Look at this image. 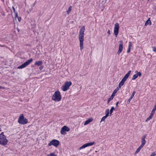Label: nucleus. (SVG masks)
Returning a JSON list of instances; mask_svg holds the SVG:
<instances>
[{
  "instance_id": "9",
  "label": "nucleus",
  "mask_w": 156,
  "mask_h": 156,
  "mask_svg": "<svg viewBox=\"0 0 156 156\" xmlns=\"http://www.w3.org/2000/svg\"><path fill=\"white\" fill-rule=\"evenodd\" d=\"M70 130L69 128L66 126H64L62 128L61 131V133L63 135H64L66 134V132H68Z\"/></svg>"
},
{
  "instance_id": "11",
  "label": "nucleus",
  "mask_w": 156,
  "mask_h": 156,
  "mask_svg": "<svg viewBox=\"0 0 156 156\" xmlns=\"http://www.w3.org/2000/svg\"><path fill=\"white\" fill-rule=\"evenodd\" d=\"M119 28V23H116L115 24L114 28V34L116 36L118 34Z\"/></svg>"
},
{
  "instance_id": "13",
  "label": "nucleus",
  "mask_w": 156,
  "mask_h": 156,
  "mask_svg": "<svg viewBox=\"0 0 156 156\" xmlns=\"http://www.w3.org/2000/svg\"><path fill=\"white\" fill-rule=\"evenodd\" d=\"M120 43L119 44V50L117 52L118 55L121 52L122 50L123 45L122 44V41H121L120 42Z\"/></svg>"
},
{
  "instance_id": "20",
  "label": "nucleus",
  "mask_w": 156,
  "mask_h": 156,
  "mask_svg": "<svg viewBox=\"0 0 156 156\" xmlns=\"http://www.w3.org/2000/svg\"><path fill=\"white\" fill-rule=\"evenodd\" d=\"M142 147L141 146H140V147L136 150V151L135 152V154H137L140 151Z\"/></svg>"
},
{
  "instance_id": "6",
  "label": "nucleus",
  "mask_w": 156,
  "mask_h": 156,
  "mask_svg": "<svg viewBox=\"0 0 156 156\" xmlns=\"http://www.w3.org/2000/svg\"><path fill=\"white\" fill-rule=\"evenodd\" d=\"M72 83L71 81H66L61 87V89L63 91H65L69 89Z\"/></svg>"
},
{
  "instance_id": "4",
  "label": "nucleus",
  "mask_w": 156,
  "mask_h": 156,
  "mask_svg": "<svg viewBox=\"0 0 156 156\" xmlns=\"http://www.w3.org/2000/svg\"><path fill=\"white\" fill-rule=\"evenodd\" d=\"M131 72V71L130 70L128 71L127 74L124 76L122 80L119 83V88H120L123 85L125 82L126 81L127 79L129 77Z\"/></svg>"
},
{
  "instance_id": "39",
  "label": "nucleus",
  "mask_w": 156,
  "mask_h": 156,
  "mask_svg": "<svg viewBox=\"0 0 156 156\" xmlns=\"http://www.w3.org/2000/svg\"><path fill=\"white\" fill-rule=\"evenodd\" d=\"M107 33L109 34H110V30H108Z\"/></svg>"
},
{
  "instance_id": "16",
  "label": "nucleus",
  "mask_w": 156,
  "mask_h": 156,
  "mask_svg": "<svg viewBox=\"0 0 156 156\" xmlns=\"http://www.w3.org/2000/svg\"><path fill=\"white\" fill-rule=\"evenodd\" d=\"M132 44L131 42H129L128 46V50L127 51V52L128 53H129L130 51L131 47L132 46Z\"/></svg>"
},
{
  "instance_id": "8",
  "label": "nucleus",
  "mask_w": 156,
  "mask_h": 156,
  "mask_svg": "<svg viewBox=\"0 0 156 156\" xmlns=\"http://www.w3.org/2000/svg\"><path fill=\"white\" fill-rule=\"evenodd\" d=\"M59 144V142L58 140L54 139L51 141V142L48 143V145L50 146L51 145H53L55 147H57Z\"/></svg>"
},
{
  "instance_id": "19",
  "label": "nucleus",
  "mask_w": 156,
  "mask_h": 156,
  "mask_svg": "<svg viewBox=\"0 0 156 156\" xmlns=\"http://www.w3.org/2000/svg\"><path fill=\"white\" fill-rule=\"evenodd\" d=\"M119 90V88L118 87H117L116 89L114 90L111 96L114 97L115 95V94Z\"/></svg>"
},
{
  "instance_id": "40",
  "label": "nucleus",
  "mask_w": 156,
  "mask_h": 156,
  "mask_svg": "<svg viewBox=\"0 0 156 156\" xmlns=\"http://www.w3.org/2000/svg\"><path fill=\"white\" fill-rule=\"evenodd\" d=\"M118 104H119V102H117L116 104V107L118 106Z\"/></svg>"
},
{
  "instance_id": "1",
  "label": "nucleus",
  "mask_w": 156,
  "mask_h": 156,
  "mask_svg": "<svg viewBox=\"0 0 156 156\" xmlns=\"http://www.w3.org/2000/svg\"><path fill=\"white\" fill-rule=\"evenodd\" d=\"M85 29L84 27H82L81 28L79 33V39L80 41V50H82L83 48V41Z\"/></svg>"
},
{
  "instance_id": "41",
  "label": "nucleus",
  "mask_w": 156,
  "mask_h": 156,
  "mask_svg": "<svg viewBox=\"0 0 156 156\" xmlns=\"http://www.w3.org/2000/svg\"><path fill=\"white\" fill-rule=\"evenodd\" d=\"M106 0H105V2H106Z\"/></svg>"
},
{
  "instance_id": "21",
  "label": "nucleus",
  "mask_w": 156,
  "mask_h": 156,
  "mask_svg": "<svg viewBox=\"0 0 156 156\" xmlns=\"http://www.w3.org/2000/svg\"><path fill=\"white\" fill-rule=\"evenodd\" d=\"M109 110L108 109H107L106 110L105 113V115L106 116L108 117L109 116Z\"/></svg>"
},
{
  "instance_id": "14",
  "label": "nucleus",
  "mask_w": 156,
  "mask_h": 156,
  "mask_svg": "<svg viewBox=\"0 0 156 156\" xmlns=\"http://www.w3.org/2000/svg\"><path fill=\"white\" fill-rule=\"evenodd\" d=\"M146 136H143L142 137L141 140V144L140 146L143 147L146 143V141L145 140Z\"/></svg>"
},
{
  "instance_id": "38",
  "label": "nucleus",
  "mask_w": 156,
  "mask_h": 156,
  "mask_svg": "<svg viewBox=\"0 0 156 156\" xmlns=\"http://www.w3.org/2000/svg\"><path fill=\"white\" fill-rule=\"evenodd\" d=\"M4 89L5 87H2V86H0V89Z\"/></svg>"
},
{
  "instance_id": "15",
  "label": "nucleus",
  "mask_w": 156,
  "mask_h": 156,
  "mask_svg": "<svg viewBox=\"0 0 156 156\" xmlns=\"http://www.w3.org/2000/svg\"><path fill=\"white\" fill-rule=\"evenodd\" d=\"M93 120V119L92 118H90L88 119V120H87L85 122L84 124V125H86L88 124H89L90 122H92Z\"/></svg>"
},
{
  "instance_id": "3",
  "label": "nucleus",
  "mask_w": 156,
  "mask_h": 156,
  "mask_svg": "<svg viewBox=\"0 0 156 156\" xmlns=\"http://www.w3.org/2000/svg\"><path fill=\"white\" fill-rule=\"evenodd\" d=\"M8 142V140L6 136L4 135L3 132L0 134V144L2 146L6 145Z\"/></svg>"
},
{
  "instance_id": "35",
  "label": "nucleus",
  "mask_w": 156,
  "mask_h": 156,
  "mask_svg": "<svg viewBox=\"0 0 156 156\" xmlns=\"http://www.w3.org/2000/svg\"><path fill=\"white\" fill-rule=\"evenodd\" d=\"M12 9L13 10V12L14 13H15V12H16V11H15V8L14 7H12Z\"/></svg>"
},
{
  "instance_id": "30",
  "label": "nucleus",
  "mask_w": 156,
  "mask_h": 156,
  "mask_svg": "<svg viewBox=\"0 0 156 156\" xmlns=\"http://www.w3.org/2000/svg\"><path fill=\"white\" fill-rule=\"evenodd\" d=\"M156 154L155 153V152H154L152 153L150 156H156Z\"/></svg>"
},
{
  "instance_id": "25",
  "label": "nucleus",
  "mask_w": 156,
  "mask_h": 156,
  "mask_svg": "<svg viewBox=\"0 0 156 156\" xmlns=\"http://www.w3.org/2000/svg\"><path fill=\"white\" fill-rule=\"evenodd\" d=\"M47 156H57L54 153H51L49 154H47Z\"/></svg>"
},
{
  "instance_id": "34",
  "label": "nucleus",
  "mask_w": 156,
  "mask_h": 156,
  "mask_svg": "<svg viewBox=\"0 0 156 156\" xmlns=\"http://www.w3.org/2000/svg\"><path fill=\"white\" fill-rule=\"evenodd\" d=\"M17 18L19 21L20 22L21 20V18L20 17H18Z\"/></svg>"
},
{
  "instance_id": "12",
  "label": "nucleus",
  "mask_w": 156,
  "mask_h": 156,
  "mask_svg": "<svg viewBox=\"0 0 156 156\" xmlns=\"http://www.w3.org/2000/svg\"><path fill=\"white\" fill-rule=\"evenodd\" d=\"M135 73H136V74H134L132 78V80H135L138 77V76L140 77L141 76V73L140 72H138L137 71H136Z\"/></svg>"
},
{
  "instance_id": "2",
  "label": "nucleus",
  "mask_w": 156,
  "mask_h": 156,
  "mask_svg": "<svg viewBox=\"0 0 156 156\" xmlns=\"http://www.w3.org/2000/svg\"><path fill=\"white\" fill-rule=\"evenodd\" d=\"M62 96L59 91L57 90L52 95V99L55 101H61Z\"/></svg>"
},
{
  "instance_id": "23",
  "label": "nucleus",
  "mask_w": 156,
  "mask_h": 156,
  "mask_svg": "<svg viewBox=\"0 0 156 156\" xmlns=\"http://www.w3.org/2000/svg\"><path fill=\"white\" fill-rule=\"evenodd\" d=\"M72 10V7L71 6H70L68 9V10L67 11V13L68 14H69L70 13V12Z\"/></svg>"
},
{
  "instance_id": "27",
  "label": "nucleus",
  "mask_w": 156,
  "mask_h": 156,
  "mask_svg": "<svg viewBox=\"0 0 156 156\" xmlns=\"http://www.w3.org/2000/svg\"><path fill=\"white\" fill-rule=\"evenodd\" d=\"M107 117L106 116H103L101 119V121L100 122H101L104 121L106 119Z\"/></svg>"
},
{
  "instance_id": "18",
  "label": "nucleus",
  "mask_w": 156,
  "mask_h": 156,
  "mask_svg": "<svg viewBox=\"0 0 156 156\" xmlns=\"http://www.w3.org/2000/svg\"><path fill=\"white\" fill-rule=\"evenodd\" d=\"M149 24L150 25H151V21L150 18L147 20L145 24V26H147V25Z\"/></svg>"
},
{
  "instance_id": "29",
  "label": "nucleus",
  "mask_w": 156,
  "mask_h": 156,
  "mask_svg": "<svg viewBox=\"0 0 156 156\" xmlns=\"http://www.w3.org/2000/svg\"><path fill=\"white\" fill-rule=\"evenodd\" d=\"M156 110V104L154 106L153 109H152V111L154 112H155V111Z\"/></svg>"
},
{
  "instance_id": "22",
  "label": "nucleus",
  "mask_w": 156,
  "mask_h": 156,
  "mask_svg": "<svg viewBox=\"0 0 156 156\" xmlns=\"http://www.w3.org/2000/svg\"><path fill=\"white\" fill-rule=\"evenodd\" d=\"M135 93H136V92L135 91H133L132 95L131 96V97L129 98V100H131L132 99L133 97L134 96V95H135Z\"/></svg>"
},
{
  "instance_id": "31",
  "label": "nucleus",
  "mask_w": 156,
  "mask_h": 156,
  "mask_svg": "<svg viewBox=\"0 0 156 156\" xmlns=\"http://www.w3.org/2000/svg\"><path fill=\"white\" fill-rule=\"evenodd\" d=\"M152 48H153V51L154 52H156V47H152Z\"/></svg>"
},
{
  "instance_id": "7",
  "label": "nucleus",
  "mask_w": 156,
  "mask_h": 156,
  "mask_svg": "<svg viewBox=\"0 0 156 156\" xmlns=\"http://www.w3.org/2000/svg\"><path fill=\"white\" fill-rule=\"evenodd\" d=\"M33 61L32 58H30L25 62L22 65L17 67L18 69H22L26 67L27 66L29 65Z\"/></svg>"
},
{
  "instance_id": "28",
  "label": "nucleus",
  "mask_w": 156,
  "mask_h": 156,
  "mask_svg": "<svg viewBox=\"0 0 156 156\" xmlns=\"http://www.w3.org/2000/svg\"><path fill=\"white\" fill-rule=\"evenodd\" d=\"M152 117L150 115L148 117L147 119L146 120V122H148L149 121L150 119H151L152 118Z\"/></svg>"
},
{
  "instance_id": "26",
  "label": "nucleus",
  "mask_w": 156,
  "mask_h": 156,
  "mask_svg": "<svg viewBox=\"0 0 156 156\" xmlns=\"http://www.w3.org/2000/svg\"><path fill=\"white\" fill-rule=\"evenodd\" d=\"M114 97H112V96H111V97H110V98L108 99V103H109L110 101L112 100Z\"/></svg>"
},
{
  "instance_id": "33",
  "label": "nucleus",
  "mask_w": 156,
  "mask_h": 156,
  "mask_svg": "<svg viewBox=\"0 0 156 156\" xmlns=\"http://www.w3.org/2000/svg\"><path fill=\"white\" fill-rule=\"evenodd\" d=\"M154 113V112L152 111L150 114V115L151 116L153 117Z\"/></svg>"
},
{
  "instance_id": "10",
  "label": "nucleus",
  "mask_w": 156,
  "mask_h": 156,
  "mask_svg": "<svg viewBox=\"0 0 156 156\" xmlns=\"http://www.w3.org/2000/svg\"><path fill=\"white\" fill-rule=\"evenodd\" d=\"M94 144V142H91L88 143H86L83 144L82 146L80 147V148H79V150H80L82 149H83L87 147L92 146Z\"/></svg>"
},
{
  "instance_id": "37",
  "label": "nucleus",
  "mask_w": 156,
  "mask_h": 156,
  "mask_svg": "<svg viewBox=\"0 0 156 156\" xmlns=\"http://www.w3.org/2000/svg\"><path fill=\"white\" fill-rule=\"evenodd\" d=\"M43 66H41L39 67V69L40 70H41L43 68Z\"/></svg>"
},
{
  "instance_id": "24",
  "label": "nucleus",
  "mask_w": 156,
  "mask_h": 156,
  "mask_svg": "<svg viewBox=\"0 0 156 156\" xmlns=\"http://www.w3.org/2000/svg\"><path fill=\"white\" fill-rule=\"evenodd\" d=\"M114 110V107H112L110 110V115H111L112 113L113 112V110Z\"/></svg>"
},
{
  "instance_id": "17",
  "label": "nucleus",
  "mask_w": 156,
  "mask_h": 156,
  "mask_svg": "<svg viewBox=\"0 0 156 156\" xmlns=\"http://www.w3.org/2000/svg\"><path fill=\"white\" fill-rule=\"evenodd\" d=\"M43 64V62L41 61H36L35 63V65L37 66H39Z\"/></svg>"
},
{
  "instance_id": "36",
  "label": "nucleus",
  "mask_w": 156,
  "mask_h": 156,
  "mask_svg": "<svg viewBox=\"0 0 156 156\" xmlns=\"http://www.w3.org/2000/svg\"><path fill=\"white\" fill-rule=\"evenodd\" d=\"M131 100H129V98L128 100V101H127V103L128 104H129V103L130 102V101H131Z\"/></svg>"
},
{
  "instance_id": "5",
  "label": "nucleus",
  "mask_w": 156,
  "mask_h": 156,
  "mask_svg": "<svg viewBox=\"0 0 156 156\" xmlns=\"http://www.w3.org/2000/svg\"><path fill=\"white\" fill-rule=\"evenodd\" d=\"M18 122L20 124L22 125L26 124L27 123L28 120L24 117L23 115L22 114L19 116L18 120Z\"/></svg>"
},
{
  "instance_id": "32",
  "label": "nucleus",
  "mask_w": 156,
  "mask_h": 156,
  "mask_svg": "<svg viewBox=\"0 0 156 156\" xmlns=\"http://www.w3.org/2000/svg\"><path fill=\"white\" fill-rule=\"evenodd\" d=\"M15 14V18H17L18 17V14L17 12L14 13Z\"/></svg>"
}]
</instances>
